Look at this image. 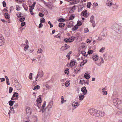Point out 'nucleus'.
Returning <instances> with one entry per match:
<instances>
[{
  "instance_id": "obj_29",
  "label": "nucleus",
  "mask_w": 122,
  "mask_h": 122,
  "mask_svg": "<svg viewBox=\"0 0 122 122\" xmlns=\"http://www.w3.org/2000/svg\"><path fill=\"white\" fill-rule=\"evenodd\" d=\"M5 16L6 18L9 19L10 18V16L9 14L7 13H5Z\"/></svg>"
},
{
  "instance_id": "obj_15",
  "label": "nucleus",
  "mask_w": 122,
  "mask_h": 122,
  "mask_svg": "<svg viewBox=\"0 0 122 122\" xmlns=\"http://www.w3.org/2000/svg\"><path fill=\"white\" fill-rule=\"evenodd\" d=\"M81 91L83 92V94L84 95L86 94L87 92V90L85 87H82L81 89Z\"/></svg>"
},
{
  "instance_id": "obj_36",
  "label": "nucleus",
  "mask_w": 122,
  "mask_h": 122,
  "mask_svg": "<svg viewBox=\"0 0 122 122\" xmlns=\"http://www.w3.org/2000/svg\"><path fill=\"white\" fill-rule=\"evenodd\" d=\"M23 6L24 8V9L26 11H27L28 8V7L26 4H23Z\"/></svg>"
},
{
  "instance_id": "obj_13",
  "label": "nucleus",
  "mask_w": 122,
  "mask_h": 122,
  "mask_svg": "<svg viewBox=\"0 0 122 122\" xmlns=\"http://www.w3.org/2000/svg\"><path fill=\"white\" fill-rule=\"evenodd\" d=\"M106 5L109 7H110L113 5L112 1L108 0L106 2Z\"/></svg>"
},
{
  "instance_id": "obj_59",
  "label": "nucleus",
  "mask_w": 122,
  "mask_h": 122,
  "mask_svg": "<svg viewBox=\"0 0 122 122\" xmlns=\"http://www.w3.org/2000/svg\"><path fill=\"white\" fill-rule=\"evenodd\" d=\"M39 15L40 17H42L44 16V15L41 13H39Z\"/></svg>"
},
{
  "instance_id": "obj_64",
  "label": "nucleus",
  "mask_w": 122,
  "mask_h": 122,
  "mask_svg": "<svg viewBox=\"0 0 122 122\" xmlns=\"http://www.w3.org/2000/svg\"><path fill=\"white\" fill-rule=\"evenodd\" d=\"M91 40H89V39H88L86 40V42L87 43H91Z\"/></svg>"
},
{
  "instance_id": "obj_5",
  "label": "nucleus",
  "mask_w": 122,
  "mask_h": 122,
  "mask_svg": "<svg viewBox=\"0 0 122 122\" xmlns=\"http://www.w3.org/2000/svg\"><path fill=\"white\" fill-rule=\"evenodd\" d=\"M36 3V2H34L32 6H30L29 11L32 15H34V13L33 12V11L32 10L34 9L35 5Z\"/></svg>"
},
{
  "instance_id": "obj_49",
  "label": "nucleus",
  "mask_w": 122,
  "mask_h": 122,
  "mask_svg": "<svg viewBox=\"0 0 122 122\" xmlns=\"http://www.w3.org/2000/svg\"><path fill=\"white\" fill-rule=\"evenodd\" d=\"M16 9L17 11H19L20 10V7L18 5H16Z\"/></svg>"
},
{
  "instance_id": "obj_25",
  "label": "nucleus",
  "mask_w": 122,
  "mask_h": 122,
  "mask_svg": "<svg viewBox=\"0 0 122 122\" xmlns=\"http://www.w3.org/2000/svg\"><path fill=\"white\" fill-rule=\"evenodd\" d=\"M84 97L83 95L80 94L79 96V99L80 101H82L83 100Z\"/></svg>"
},
{
  "instance_id": "obj_2",
  "label": "nucleus",
  "mask_w": 122,
  "mask_h": 122,
  "mask_svg": "<svg viewBox=\"0 0 122 122\" xmlns=\"http://www.w3.org/2000/svg\"><path fill=\"white\" fill-rule=\"evenodd\" d=\"M104 62L103 58L101 57L98 59L96 61H95V63L97 66H100L102 64L104 63Z\"/></svg>"
},
{
  "instance_id": "obj_47",
  "label": "nucleus",
  "mask_w": 122,
  "mask_h": 122,
  "mask_svg": "<svg viewBox=\"0 0 122 122\" xmlns=\"http://www.w3.org/2000/svg\"><path fill=\"white\" fill-rule=\"evenodd\" d=\"M43 51V50L41 48H39L38 49L37 51V53H42Z\"/></svg>"
},
{
  "instance_id": "obj_18",
  "label": "nucleus",
  "mask_w": 122,
  "mask_h": 122,
  "mask_svg": "<svg viewBox=\"0 0 122 122\" xmlns=\"http://www.w3.org/2000/svg\"><path fill=\"white\" fill-rule=\"evenodd\" d=\"M32 122H37L38 121L37 117L36 116H32Z\"/></svg>"
},
{
  "instance_id": "obj_1",
  "label": "nucleus",
  "mask_w": 122,
  "mask_h": 122,
  "mask_svg": "<svg viewBox=\"0 0 122 122\" xmlns=\"http://www.w3.org/2000/svg\"><path fill=\"white\" fill-rule=\"evenodd\" d=\"M112 101L113 105L119 110L122 111V101L118 98H115L113 99Z\"/></svg>"
},
{
  "instance_id": "obj_6",
  "label": "nucleus",
  "mask_w": 122,
  "mask_h": 122,
  "mask_svg": "<svg viewBox=\"0 0 122 122\" xmlns=\"http://www.w3.org/2000/svg\"><path fill=\"white\" fill-rule=\"evenodd\" d=\"M36 102L37 103V105L38 107H39L41 106V103L42 102L41 98L40 96L38 98H37L36 100Z\"/></svg>"
},
{
  "instance_id": "obj_8",
  "label": "nucleus",
  "mask_w": 122,
  "mask_h": 122,
  "mask_svg": "<svg viewBox=\"0 0 122 122\" xmlns=\"http://www.w3.org/2000/svg\"><path fill=\"white\" fill-rule=\"evenodd\" d=\"M18 97V93L17 92H15L12 97L11 98V99L12 100H17Z\"/></svg>"
},
{
  "instance_id": "obj_24",
  "label": "nucleus",
  "mask_w": 122,
  "mask_h": 122,
  "mask_svg": "<svg viewBox=\"0 0 122 122\" xmlns=\"http://www.w3.org/2000/svg\"><path fill=\"white\" fill-rule=\"evenodd\" d=\"M72 52L71 51H69L67 54L66 55V57L67 58L68 60H69L70 59V55L72 53Z\"/></svg>"
},
{
  "instance_id": "obj_28",
  "label": "nucleus",
  "mask_w": 122,
  "mask_h": 122,
  "mask_svg": "<svg viewBox=\"0 0 122 122\" xmlns=\"http://www.w3.org/2000/svg\"><path fill=\"white\" fill-rule=\"evenodd\" d=\"M15 102V101L10 100L9 101L8 103L9 105L10 106H12L13 105Z\"/></svg>"
},
{
  "instance_id": "obj_23",
  "label": "nucleus",
  "mask_w": 122,
  "mask_h": 122,
  "mask_svg": "<svg viewBox=\"0 0 122 122\" xmlns=\"http://www.w3.org/2000/svg\"><path fill=\"white\" fill-rule=\"evenodd\" d=\"M5 42V40L4 38L0 40V46H2L4 45Z\"/></svg>"
},
{
  "instance_id": "obj_44",
  "label": "nucleus",
  "mask_w": 122,
  "mask_h": 122,
  "mask_svg": "<svg viewBox=\"0 0 122 122\" xmlns=\"http://www.w3.org/2000/svg\"><path fill=\"white\" fill-rule=\"evenodd\" d=\"M93 52V51L92 50L89 49L88 51V53L89 54H92Z\"/></svg>"
},
{
  "instance_id": "obj_58",
  "label": "nucleus",
  "mask_w": 122,
  "mask_h": 122,
  "mask_svg": "<svg viewBox=\"0 0 122 122\" xmlns=\"http://www.w3.org/2000/svg\"><path fill=\"white\" fill-rule=\"evenodd\" d=\"M91 5V4L90 3H88L87 5V7L88 8H90V6Z\"/></svg>"
},
{
  "instance_id": "obj_35",
  "label": "nucleus",
  "mask_w": 122,
  "mask_h": 122,
  "mask_svg": "<svg viewBox=\"0 0 122 122\" xmlns=\"http://www.w3.org/2000/svg\"><path fill=\"white\" fill-rule=\"evenodd\" d=\"M77 25H75L72 28V30L73 31H75L78 28Z\"/></svg>"
},
{
  "instance_id": "obj_50",
  "label": "nucleus",
  "mask_w": 122,
  "mask_h": 122,
  "mask_svg": "<svg viewBox=\"0 0 122 122\" xmlns=\"http://www.w3.org/2000/svg\"><path fill=\"white\" fill-rule=\"evenodd\" d=\"M32 73H30L29 76V78L31 80L32 77Z\"/></svg>"
},
{
  "instance_id": "obj_60",
  "label": "nucleus",
  "mask_w": 122,
  "mask_h": 122,
  "mask_svg": "<svg viewBox=\"0 0 122 122\" xmlns=\"http://www.w3.org/2000/svg\"><path fill=\"white\" fill-rule=\"evenodd\" d=\"M0 79L1 80V82H2L3 81H5V79L4 78H0Z\"/></svg>"
},
{
  "instance_id": "obj_3",
  "label": "nucleus",
  "mask_w": 122,
  "mask_h": 122,
  "mask_svg": "<svg viewBox=\"0 0 122 122\" xmlns=\"http://www.w3.org/2000/svg\"><path fill=\"white\" fill-rule=\"evenodd\" d=\"M89 113L91 115L96 116L97 114V111L95 109L92 108L89 109Z\"/></svg>"
},
{
  "instance_id": "obj_11",
  "label": "nucleus",
  "mask_w": 122,
  "mask_h": 122,
  "mask_svg": "<svg viewBox=\"0 0 122 122\" xmlns=\"http://www.w3.org/2000/svg\"><path fill=\"white\" fill-rule=\"evenodd\" d=\"M91 22L92 23V25L93 27H95L96 26V24L94 21V17L93 15H92L90 18Z\"/></svg>"
},
{
  "instance_id": "obj_12",
  "label": "nucleus",
  "mask_w": 122,
  "mask_h": 122,
  "mask_svg": "<svg viewBox=\"0 0 122 122\" xmlns=\"http://www.w3.org/2000/svg\"><path fill=\"white\" fill-rule=\"evenodd\" d=\"M26 111V113L28 115H30L31 114L32 112V109L30 107H27Z\"/></svg>"
},
{
  "instance_id": "obj_34",
  "label": "nucleus",
  "mask_w": 122,
  "mask_h": 122,
  "mask_svg": "<svg viewBox=\"0 0 122 122\" xmlns=\"http://www.w3.org/2000/svg\"><path fill=\"white\" fill-rule=\"evenodd\" d=\"M78 104V102H74L72 103V106L74 107H77Z\"/></svg>"
},
{
  "instance_id": "obj_30",
  "label": "nucleus",
  "mask_w": 122,
  "mask_h": 122,
  "mask_svg": "<svg viewBox=\"0 0 122 122\" xmlns=\"http://www.w3.org/2000/svg\"><path fill=\"white\" fill-rule=\"evenodd\" d=\"M5 77L6 79V80L7 85H9L10 84V83L9 82V79L8 78V77L7 76H5Z\"/></svg>"
},
{
  "instance_id": "obj_62",
  "label": "nucleus",
  "mask_w": 122,
  "mask_h": 122,
  "mask_svg": "<svg viewBox=\"0 0 122 122\" xmlns=\"http://www.w3.org/2000/svg\"><path fill=\"white\" fill-rule=\"evenodd\" d=\"M21 13L20 12L18 14H17V17H20L21 16L20 15H21Z\"/></svg>"
},
{
  "instance_id": "obj_19",
  "label": "nucleus",
  "mask_w": 122,
  "mask_h": 122,
  "mask_svg": "<svg viewBox=\"0 0 122 122\" xmlns=\"http://www.w3.org/2000/svg\"><path fill=\"white\" fill-rule=\"evenodd\" d=\"M76 9L75 6H74L73 7H70V12L72 13L74 12Z\"/></svg>"
},
{
  "instance_id": "obj_40",
  "label": "nucleus",
  "mask_w": 122,
  "mask_h": 122,
  "mask_svg": "<svg viewBox=\"0 0 122 122\" xmlns=\"http://www.w3.org/2000/svg\"><path fill=\"white\" fill-rule=\"evenodd\" d=\"M105 49V48L104 47H103L102 48L99 50V52H100L103 53Z\"/></svg>"
},
{
  "instance_id": "obj_48",
  "label": "nucleus",
  "mask_w": 122,
  "mask_h": 122,
  "mask_svg": "<svg viewBox=\"0 0 122 122\" xmlns=\"http://www.w3.org/2000/svg\"><path fill=\"white\" fill-rule=\"evenodd\" d=\"M45 20L44 18H42L41 19L40 22L41 23H43L45 22Z\"/></svg>"
},
{
  "instance_id": "obj_32",
  "label": "nucleus",
  "mask_w": 122,
  "mask_h": 122,
  "mask_svg": "<svg viewBox=\"0 0 122 122\" xmlns=\"http://www.w3.org/2000/svg\"><path fill=\"white\" fill-rule=\"evenodd\" d=\"M65 24L64 23H59V26L60 27H62L64 26Z\"/></svg>"
},
{
  "instance_id": "obj_57",
  "label": "nucleus",
  "mask_w": 122,
  "mask_h": 122,
  "mask_svg": "<svg viewBox=\"0 0 122 122\" xmlns=\"http://www.w3.org/2000/svg\"><path fill=\"white\" fill-rule=\"evenodd\" d=\"M25 19V18L24 17L21 18H20V20L21 22L23 21Z\"/></svg>"
},
{
  "instance_id": "obj_4",
  "label": "nucleus",
  "mask_w": 122,
  "mask_h": 122,
  "mask_svg": "<svg viewBox=\"0 0 122 122\" xmlns=\"http://www.w3.org/2000/svg\"><path fill=\"white\" fill-rule=\"evenodd\" d=\"M75 39V37L74 36H71L70 37L66 38L64 39V41L66 43H69L73 41Z\"/></svg>"
},
{
  "instance_id": "obj_16",
  "label": "nucleus",
  "mask_w": 122,
  "mask_h": 122,
  "mask_svg": "<svg viewBox=\"0 0 122 122\" xmlns=\"http://www.w3.org/2000/svg\"><path fill=\"white\" fill-rule=\"evenodd\" d=\"M92 58L93 60L94 61V62L99 59L98 56L95 54L93 55Z\"/></svg>"
},
{
  "instance_id": "obj_37",
  "label": "nucleus",
  "mask_w": 122,
  "mask_h": 122,
  "mask_svg": "<svg viewBox=\"0 0 122 122\" xmlns=\"http://www.w3.org/2000/svg\"><path fill=\"white\" fill-rule=\"evenodd\" d=\"M40 88V86L39 85H37L36 86L34 87L33 88V90H37L38 89H39Z\"/></svg>"
},
{
  "instance_id": "obj_63",
  "label": "nucleus",
  "mask_w": 122,
  "mask_h": 122,
  "mask_svg": "<svg viewBox=\"0 0 122 122\" xmlns=\"http://www.w3.org/2000/svg\"><path fill=\"white\" fill-rule=\"evenodd\" d=\"M43 25L41 23H40L39 24V28H40L42 27Z\"/></svg>"
},
{
  "instance_id": "obj_42",
  "label": "nucleus",
  "mask_w": 122,
  "mask_h": 122,
  "mask_svg": "<svg viewBox=\"0 0 122 122\" xmlns=\"http://www.w3.org/2000/svg\"><path fill=\"white\" fill-rule=\"evenodd\" d=\"M93 7L95 8L96 7L98 6V4L97 3H93Z\"/></svg>"
},
{
  "instance_id": "obj_56",
  "label": "nucleus",
  "mask_w": 122,
  "mask_h": 122,
  "mask_svg": "<svg viewBox=\"0 0 122 122\" xmlns=\"http://www.w3.org/2000/svg\"><path fill=\"white\" fill-rule=\"evenodd\" d=\"M48 24H49L50 25V28H51L53 27V25H52V24L51 23V22L50 21H49L48 22Z\"/></svg>"
},
{
  "instance_id": "obj_38",
  "label": "nucleus",
  "mask_w": 122,
  "mask_h": 122,
  "mask_svg": "<svg viewBox=\"0 0 122 122\" xmlns=\"http://www.w3.org/2000/svg\"><path fill=\"white\" fill-rule=\"evenodd\" d=\"M80 70V69L79 67H77L74 70V71L75 72L78 73Z\"/></svg>"
},
{
  "instance_id": "obj_22",
  "label": "nucleus",
  "mask_w": 122,
  "mask_h": 122,
  "mask_svg": "<svg viewBox=\"0 0 122 122\" xmlns=\"http://www.w3.org/2000/svg\"><path fill=\"white\" fill-rule=\"evenodd\" d=\"M81 15L84 16H86L87 15V10H85L84 11L82 12L81 13Z\"/></svg>"
},
{
  "instance_id": "obj_14",
  "label": "nucleus",
  "mask_w": 122,
  "mask_h": 122,
  "mask_svg": "<svg viewBox=\"0 0 122 122\" xmlns=\"http://www.w3.org/2000/svg\"><path fill=\"white\" fill-rule=\"evenodd\" d=\"M43 75L44 73L43 71L42 70L39 71L38 73V76H39V78H40L43 77Z\"/></svg>"
},
{
  "instance_id": "obj_21",
  "label": "nucleus",
  "mask_w": 122,
  "mask_h": 122,
  "mask_svg": "<svg viewBox=\"0 0 122 122\" xmlns=\"http://www.w3.org/2000/svg\"><path fill=\"white\" fill-rule=\"evenodd\" d=\"M84 77L87 79H89L90 77L89 74L88 73H86L84 75Z\"/></svg>"
},
{
  "instance_id": "obj_51",
  "label": "nucleus",
  "mask_w": 122,
  "mask_h": 122,
  "mask_svg": "<svg viewBox=\"0 0 122 122\" xmlns=\"http://www.w3.org/2000/svg\"><path fill=\"white\" fill-rule=\"evenodd\" d=\"M82 24V23L80 22V21L78 22L77 23L76 25L78 26H78H80Z\"/></svg>"
},
{
  "instance_id": "obj_46",
  "label": "nucleus",
  "mask_w": 122,
  "mask_h": 122,
  "mask_svg": "<svg viewBox=\"0 0 122 122\" xmlns=\"http://www.w3.org/2000/svg\"><path fill=\"white\" fill-rule=\"evenodd\" d=\"M62 51H64L66 50L65 48V47L64 46H62L61 47L60 49Z\"/></svg>"
},
{
  "instance_id": "obj_17",
  "label": "nucleus",
  "mask_w": 122,
  "mask_h": 122,
  "mask_svg": "<svg viewBox=\"0 0 122 122\" xmlns=\"http://www.w3.org/2000/svg\"><path fill=\"white\" fill-rule=\"evenodd\" d=\"M53 103V101H50L49 102V103L47 106V107L49 109L51 108L52 106Z\"/></svg>"
},
{
  "instance_id": "obj_55",
  "label": "nucleus",
  "mask_w": 122,
  "mask_h": 122,
  "mask_svg": "<svg viewBox=\"0 0 122 122\" xmlns=\"http://www.w3.org/2000/svg\"><path fill=\"white\" fill-rule=\"evenodd\" d=\"M89 31L88 29L87 28H86L84 29V32L85 33L88 32Z\"/></svg>"
},
{
  "instance_id": "obj_20",
  "label": "nucleus",
  "mask_w": 122,
  "mask_h": 122,
  "mask_svg": "<svg viewBox=\"0 0 122 122\" xmlns=\"http://www.w3.org/2000/svg\"><path fill=\"white\" fill-rule=\"evenodd\" d=\"M46 102L45 101L43 104L42 106L41 107V109L42 110V112H43L45 110V106L46 105Z\"/></svg>"
},
{
  "instance_id": "obj_53",
  "label": "nucleus",
  "mask_w": 122,
  "mask_h": 122,
  "mask_svg": "<svg viewBox=\"0 0 122 122\" xmlns=\"http://www.w3.org/2000/svg\"><path fill=\"white\" fill-rule=\"evenodd\" d=\"M43 85L46 88H48L49 87L48 85L46 84H44Z\"/></svg>"
},
{
  "instance_id": "obj_10",
  "label": "nucleus",
  "mask_w": 122,
  "mask_h": 122,
  "mask_svg": "<svg viewBox=\"0 0 122 122\" xmlns=\"http://www.w3.org/2000/svg\"><path fill=\"white\" fill-rule=\"evenodd\" d=\"M76 63V62L75 60H71L70 62V64H68L67 66H70L72 67L75 65Z\"/></svg>"
},
{
  "instance_id": "obj_31",
  "label": "nucleus",
  "mask_w": 122,
  "mask_h": 122,
  "mask_svg": "<svg viewBox=\"0 0 122 122\" xmlns=\"http://www.w3.org/2000/svg\"><path fill=\"white\" fill-rule=\"evenodd\" d=\"M61 103L63 104L65 102H66V100H64V99L63 97L62 96L61 97Z\"/></svg>"
},
{
  "instance_id": "obj_7",
  "label": "nucleus",
  "mask_w": 122,
  "mask_h": 122,
  "mask_svg": "<svg viewBox=\"0 0 122 122\" xmlns=\"http://www.w3.org/2000/svg\"><path fill=\"white\" fill-rule=\"evenodd\" d=\"M105 115V113L104 112L102 111H100L98 113H97L96 116L101 117L104 116Z\"/></svg>"
},
{
  "instance_id": "obj_33",
  "label": "nucleus",
  "mask_w": 122,
  "mask_h": 122,
  "mask_svg": "<svg viewBox=\"0 0 122 122\" xmlns=\"http://www.w3.org/2000/svg\"><path fill=\"white\" fill-rule=\"evenodd\" d=\"M105 89V88H103L102 89L103 94L104 95H106L107 94V92L106 91Z\"/></svg>"
},
{
  "instance_id": "obj_54",
  "label": "nucleus",
  "mask_w": 122,
  "mask_h": 122,
  "mask_svg": "<svg viewBox=\"0 0 122 122\" xmlns=\"http://www.w3.org/2000/svg\"><path fill=\"white\" fill-rule=\"evenodd\" d=\"M65 47V48H66V49H67L69 48L70 47V46H69L68 45L66 44H65V45L64 46Z\"/></svg>"
},
{
  "instance_id": "obj_9",
  "label": "nucleus",
  "mask_w": 122,
  "mask_h": 122,
  "mask_svg": "<svg viewBox=\"0 0 122 122\" xmlns=\"http://www.w3.org/2000/svg\"><path fill=\"white\" fill-rule=\"evenodd\" d=\"M16 89L18 91L20 90L22 88V86L21 84L18 83L15 86Z\"/></svg>"
},
{
  "instance_id": "obj_45",
  "label": "nucleus",
  "mask_w": 122,
  "mask_h": 122,
  "mask_svg": "<svg viewBox=\"0 0 122 122\" xmlns=\"http://www.w3.org/2000/svg\"><path fill=\"white\" fill-rule=\"evenodd\" d=\"M74 16L73 15H71L69 18V20H71L74 19Z\"/></svg>"
},
{
  "instance_id": "obj_39",
  "label": "nucleus",
  "mask_w": 122,
  "mask_h": 122,
  "mask_svg": "<svg viewBox=\"0 0 122 122\" xmlns=\"http://www.w3.org/2000/svg\"><path fill=\"white\" fill-rule=\"evenodd\" d=\"M70 84L69 82L68 81H66L65 83V86L67 87H68L69 86Z\"/></svg>"
},
{
  "instance_id": "obj_43",
  "label": "nucleus",
  "mask_w": 122,
  "mask_h": 122,
  "mask_svg": "<svg viewBox=\"0 0 122 122\" xmlns=\"http://www.w3.org/2000/svg\"><path fill=\"white\" fill-rule=\"evenodd\" d=\"M64 72L66 74H68L69 72V69H66L64 71Z\"/></svg>"
},
{
  "instance_id": "obj_26",
  "label": "nucleus",
  "mask_w": 122,
  "mask_h": 122,
  "mask_svg": "<svg viewBox=\"0 0 122 122\" xmlns=\"http://www.w3.org/2000/svg\"><path fill=\"white\" fill-rule=\"evenodd\" d=\"M87 62V61L86 60H83L82 62H81L80 65V66H83L84 64Z\"/></svg>"
},
{
  "instance_id": "obj_27",
  "label": "nucleus",
  "mask_w": 122,
  "mask_h": 122,
  "mask_svg": "<svg viewBox=\"0 0 122 122\" xmlns=\"http://www.w3.org/2000/svg\"><path fill=\"white\" fill-rule=\"evenodd\" d=\"M73 22L72 21H70L68 24V27H71L73 25Z\"/></svg>"
},
{
  "instance_id": "obj_52",
  "label": "nucleus",
  "mask_w": 122,
  "mask_h": 122,
  "mask_svg": "<svg viewBox=\"0 0 122 122\" xmlns=\"http://www.w3.org/2000/svg\"><path fill=\"white\" fill-rule=\"evenodd\" d=\"M13 90V89L11 87H10L9 88V93H11Z\"/></svg>"
},
{
  "instance_id": "obj_41",
  "label": "nucleus",
  "mask_w": 122,
  "mask_h": 122,
  "mask_svg": "<svg viewBox=\"0 0 122 122\" xmlns=\"http://www.w3.org/2000/svg\"><path fill=\"white\" fill-rule=\"evenodd\" d=\"M29 46L28 45H26L24 47V50L25 51H26L29 48Z\"/></svg>"
},
{
  "instance_id": "obj_61",
  "label": "nucleus",
  "mask_w": 122,
  "mask_h": 122,
  "mask_svg": "<svg viewBox=\"0 0 122 122\" xmlns=\"http://www.w3.org/2000/svg\"><path fill=\"white\" fill-rule=\"evenodd\" d=\"M6 4L5 2L4 1L3 2V7H5L6 6Z\"/></svg>"
}]
</instances>
